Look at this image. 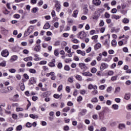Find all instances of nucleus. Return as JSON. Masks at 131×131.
I'll list each match as a JSON object with an SVG mask.
<instances>
[{
    "mask_svg": "<svg viewBox=\"0 0 131 131\" xmlns=\"http://www.w3.org/2000/svg\"><path fill=\"white\" fill-rule=\"evenodd\" d=\"M33 26H31L29 27V28L27 29V31H26L24 33L25 36H27V35H29L30 33L33 32Z\"/></svg>",
    "mask_w": 131,
    "mask_h": 131,
    "instance_id": "1",
    "label": "nucleus"
},
{
    "mask_svg": "<svg viewBox=\"0 0 131 131\" xmlns=\"http://www.w3.org/2000/svg\"><path fill=\"white\" fill-rule=\"evenodd\" d=\"M86 36V33L83 31L80 32L77 35V37L78 38H80L81 39H82L84 37H85Z\"/></svg>",
    "mask_w": 131,
    "mask_h": 131,
    "instance_id": "2",
    "label": "nucleus"
},
{
    "mask_svg": "<svg viewBox=\"0 0 131 131\" xmlns=\"http://www.w3.org/2000/svg\"><path fill=\"white\" fill-rule=\"evenodd\" d=\"M79 66L81 68V69L82 70H84V71H85V70L88 69V67H86L85 63H79Z\"/></svg>",
    "mask_w": 131,
    "mask_h": 131,
    "instance_id": "3",
    "label": "nucleus"
},
{
    "mask_svg": "<svg viewBox=\"0 0 131 131\" xmlns=\"http://www.w3.org/2000/svg\"><path fill=\"white\" fill-rule=\"evenodd\" d=\"M1 55L3 57L7 58V57L9 56V51H8V50H3L1 52Z\"/></svg>",
    "mask_w": 131,
    "mask_h": 131,
    "instance_id": "4",
    "label": "nucleus"
},
{
    "mask_svg": "<svg viewBox=\"0 0 131 131\" xmlns=\"http://www.w3.org/2000/svg\"><path fill=\"white\" fill-rule=\"evenodd\" d=\"M88 90H98V86L97 85H94L92 84L88 85Z\"/></svg>",
    "mask_w": 131,
    "mask_h": 131,
    "instance_id": "5",
    "label": "nucleus"
},
{
    "mask_svg": "<svg viewBox=\"0 0 131 131\" xmlns=\"http://www.w3.org/2000/svg\"><path fill=\"white\" fill-rule=\"evenodd\" d=\"M108 68V64L106 63H102L101 64L100 69H102V70H104V69H106Z\"/></svg>",
    "mask_w": 131,
    "mask_h": 131,
    "instance_id": "6",
    "label": "nucleus"
},
{
    "mask_svg": "<svg viewBox=\"0 0 131 131\" xmlns=\"http://www.w3.org/2000/svg\"><path fill=\"white\" fill-rule=\"evenodd\" d=\"M104 114L105 113L103 111L99 114V117L101 120H104V118H105V116H104Z\"/></svg>",
    "mask_w": 131,
    "mask_h": 131,
    "instance_id": "7",
    "label": "nucleus"
},
{
    "mask_svg": "<svg viewBox=\"0 0 131 131\" xmlns=\"http://www.w3.org/2000/svg\"><path fill=\"white\" fill-rule=\"evenodd\" d=\"M118 127L119 129H121V130H122V129H124V128H126V126L125 124L120 123Z\"/></svg>",
    "mask_w": 131,
    "mask_h": 131,
    "instance_id": "8",
    "label": "nucleus"
},
{
    "mask_svg": "<svg viewBox=\"0 0 131 131\" xmlns=\"http://www.w3.org/2000/svg\"><path fill=\"white\" fill-rule=\"evenodd\" d=\"M93 3L95 6H100L101 5V0H93Z\"/></svg>",
    "mask_w": 131,
    "mask_h": 131,
    "instance_id": "9",
    "label": "nucleus"
},
{
    "mask_svg": "<svg viewBox=\"0 0 131 131\" xmlns=\"http://www.w3.org/2000/svg\"><path fill=\"white\" fill-rule=\"evenodd\" d=\"M77 53L79 55H81V56H84L85 55V51H81L80 50H77Z\"/></svg>",
    "mask_w": 131,
    "mask_h": 131,
    "instance_id": "10",
    "label": "nucleus"
},
{
    "mask_svg": "<svg viewBox=\"0 0 131 131\" xmlns=\"http://www.w3.org/2000/svg\"><path fill=\"white\" fill-rule=\"evenodd\" d=\"M102 46L100 43H97L94 46V49L95 51H97V50H99V49H101V47Z\"/></svg>",
    "mask_w": 131,
    "mask_h": 131,
    "instance_id": "11",
    "label": "nucleus"
},
{
    "mask_svg": "<svg viewBox=\"0 0 131 131\" xmlns=\"http://www.w3.org/2000/svg\"><path fill=\"white\" fill-rule=\"evenodd\" d=\"M34 51L35 52H39L40 51V45H36L34 48Z\"/></svg>",
    "mask_w": 131,
    "mask_h": 131,
    "instance_id": "12",
    "label": "nucleus"
},
{
    "mask_svg": "<svg viewBox=\"0 0 131 131\" xmlns=\"http://www.w3.org/2000/svg\"><path fill=\"white\" fill-rule=\"evenodd\" d=\"M82 74L84 76H93V74L91 73L90 72L82 73Z\"/></svg>",
    "mask_w": 131,
    "mask_h": 131,
    "instance_id": "13",
    "label": "nucleus"
},
{
    "mask_svg": "<svg viewBox=\"0 0 131 131\" xmlns=\"http://www.w3.org/2000/svg\"><path fill=\"white\" fill-rule=\"evenodd\" d=\"M77 15H78V10H74L72 14L73 17H74V18H77Z\"/></svg>",
    "mask_w": 131,
    "mask_h": 131,
    "instance_id": "14",
    "label": "nucleus"
},
{
    "mask_svg": "<svg viewBox=\"0 0 131 131\" xmlns=\"http://www.w3.org/2000/svg\"><path fill=\"white\" fill-rule=\"evenodd\" d=\"M51 95V93L49 92H44L42 94V96L43 97V98H46V97H49Z\"/></svg>",
    "mask_w": 131,
    "mask_h": 131,
    "instance_id": "15",
    "label": "nucleus"
},
{
    "mask_svg": "<svg viewBox=\"0 0 131 131\" xmlns=\"http://www.w3.org/2000/svg\"><path fill=\"white\" fill-rule=\"evenodd\" d=\"M121 17V16L115 14L112 15V19H115L116 20H118V19H120Z\"/></svg>",
    "mask_w": 131,
    "mask_h": 131,
    "instance_id": "16",
    "label": "nucleus"
},
{
    "mask_svg": "<svg viewBox=\"0 0 131 131\" xmlns=\"http://www.w3.org/2000/svg\"><path fill=\"white\" fill-rule=\"evenodd\" d=\"M51 27V26L50 25V23H47L43 26V29H49Z\"/></svg>",
    "mask_w": 131,
    "mask_h": 131,
    "instance_id": "17",
    "label": "nucleus"
},
{
    "mask_svg": "<svg viewBox=\"0 0 131 131\" xmlns=\"http://www.w3.org/2000/svg\"><path fill=\"white\" fill-rule=\"evenodd\" d=\"M119 93H120V87L118 86V87L116 88L115 92H114V94H117Z\"/></svg>",
    "mask_w": 131,
    "mask_h": 131,
    "instance_id": "18",
    "label": "nucleus"
},
{
    "mask_svg": "<svg viewBox=\"0 0 131 131\" xmlns=\"http://www.w3.org/2000/svg\"><path fill=\"white\" fill-rule=\"evenodd\" d=\"M123 23H124L125 24H127L129 22V19H127V18H124L122 20Z\"/></svg>",
    "mask_w": 131,
    "mask_h": 131,
    "instance_id": "19",
    "label": "nucleus"
},
{
    "mask_svg": "<svg viewBox=\"0 0 131 131\" xmlns=\"http://www.w3.org/2000/svg\"><path fill=\"white\" fill-rule=\"evenodd\" d=\"M29 71L30 73H32L33 74H35V73H36V70L34 69H30Z\"/></svg>",
    "mask_w": 131,
    "mask_h": 131,
    "instance_id": "20",
    "label": "nucleus"
},
{
    "mask_svg": "<svg viewBox=\"0 0 131 131\" xmlns=\"http://www.w3.org/2000/svg\"><path fill=\"white\" fill-rule=\"evenodd\" d=\"M19 85L21 91H24V90H25V86L24 85V83H20Z\"/></svg>",
    "mask_w": 131,
    "mask_h": 131,
    "instance_id": "21",
    "label": "nucleus"
},
{
    "mask_svg": "<svg viewBox=\"0 0 131 131\" xmlns=\"http://www.w3.org/2000/svg\"><path fill=\"white\" fill-rule=\"evenodd\" d=\"M71 40L74 43H78L79 42V41L77 39L75 38H72Z\"/></svg>",
    "mask_w": 131,
    "mask_h": 131,
    "instance_id": "22",
    "label": "nucleus"
},
{
    "mask_svg": "<svg viewBox=\"0 0 131 131\" xmlns=\"http://www.w3.org/2000/svg\"><path fill=\"white\" fill-rule=\"evenodd\" d=\"M124 99L125 100H129L130 99V94H126L124 97Z\"/></svg>",
    "mask_w": 131,
    "mask_h": 131,
    "instance_id": "23",
    "label": "nucleus"
},
{
    "mask_svg": "<svg viewBox=\"0 0 131 131\" xmlns=\"http://www.w3.org/2000/svg\"><path fill=\"white\" fill-rule=\"evenodd\" d=\"M119 106L117 104H113L112 105V108L114 109V110H118V108Z\"/></svg>",
    "mask_w": 131,
    "mask_h": 131,
    "instance_id": "24",
    "label": "nucleus"
},
{
    "mask_svg": "<svg viewBox=\"0 0 131 131\" xmlns=\"http://www.w3.org/2000/svg\"><path fill=\"white\" fill-rule=\"evenodd\" d=\"M30 117H31V118H32L33 119H35V118H38V116L33 114H30Z\"/></svg>",
    "mask_w": 131,
    "mask_h": 131,
    "instance_id": "25",
    "label": "nucleus"
},
{
    "mask_svg": "<svg viewBox=\"0 0 131 131\" xmlns=\"http://www.w3.org/2000/svg\"><path fill=\"white\" fill-rule=\"evenodd\" d=\"M76 79H77V80H79V81H81V80H82V77L79 75H77V76H76Z\"/></svg>",
    "mask_w": 131,
    "mask_h": 131,
    "instance_id": "26",
    "label": "nucleus"
},
{
    "mask_svg": "<svg viewBox=\"0 0 131 131\" xmlns=\"http://www.w3.org/2000/svg\"><path fill=\"white\" fill-rule=\"evenodd\" d=\"M70 110V107L67 106L62 110L63 112H68Z\"/></svg>",
    "mask_w": 131,
    "mask_h": 131,
    "instance_id": "27",
    "label": "nucleus"
},
{
    "mask_svg": "<svg viewBox=\"0 0 131 131\" xmlns=\"http://www.w3.org/2000/svg\"><path fill=\"white\" fill-rule=\"evenodd\" d=\"M17 59H18V56L17 55H13L11 58V59L12 61H16Z\"/></svg>",
    "mask_w": 131,
    "mask_h": 131,
    "instance_id": "28",
    "label": "nucleus"
},
{
    "mask_svg": "<svg viewBox=\"0 0 131 131\" xmlns=\"http://www.w3.org/2000/svg\"><path fill=\"white\" fill-rule=\"evenodd\" d=\"M116 45H117V42L116 40H113L112 41V47H116Z\"/></svg>",
    "mask_w": 131,
    "mask_h": 131,
    "instance_id": "29",
    "label": "nucleus"
},
{
    "mask_svg": "<svg viewBox=\"0 0 131 131\" xmlns=\"http://www.w3.org/2000/svg\"><path fill=\"white\" fill-rule=\"evenodd\" d=\"M92 103H98V98L97 97L93 98L91 100Z\"/></svg>",
    "mask_w": 131,
    "mask_h": 131,
    "instance_id": "30",
    "label": "nucleus"
},
{
    "mask_svg": "<svg viewBox=\"0 0 131 131\" xmlns=\"http://www.w3.org/2000/svg\"><path fill=\"white\" fill-rule=\"evenodd\" d=\"M37 11H38V8H37V7H34L32 9V13H36V12H37Z\"/></svg>",
    "mask_w": 131,
    "mask_h": 131,
    "instance_id": "31",
    "label": "nucleus"
},
{
    "mask_svg": "<svg viewBox=\"0 0 131 131\" xmlns=\"http://www.w3.org/2000/svg\"><path fill=\"white\" fill-rule=\"evenodd\" d=\"M94 90L92 91V95H97L98 94V89H93Z\"/></svg>",
    "mask_w": 131,
    "mask_h": 131,
    "instance_id": "32",
    "label": "nucleus"
},
{
    "mask_svg": "<svg viewBox=\"0 0 131 131\" xmlns=\"http://www.w3.org/2000/svg\"><path fill=\"white\" fill-rule=\"evenodd\" d=\"M55 8H56V12H60V10H61V5H56V6H55Z\"/></svg>",
    "mask_w": 131,
    "mask_h": 131,
    "instance_id": "33",
    "label": "nucleus"
},
{
    "mask_svg": "<svg viewBox=\"0 0 131 131\" xmlns=\"http://www.w3.org/2000/svg\"><path fill=\"white\" fill-rule=\"evenodd\" d=\"M34 77H32L29 80V83H30V84H32L33 83H34Z\"/></svg>",
    "mask_w": 131,
    "mask_h": 131,
    "instance_id": "34",
    "label": "nucleus"
},
{
    "mask_svg": "<svg viewBox=\"0 0 131 131\" xmlns=\"http://www.w3.org/2000/svg\"><path fill=\"white\" fill-rule=\"evenodd\" d=\"M24 60L26 62H27V61H29V60H32V57L29 56L28 57L25 58Z\"/></svg>",
    "mask_w": 131,
    "mask_h": 131,
    "instance_id": "35",
    "label": "nucleus"
},
{
    "mask_svg": "<svg viewBox=\"0 0 131 131\" xmlns=\"http://www.w3.org/2000/svg\"><path fill=\"white\" fill-rule=\"evenodd\" d=\"M86 109H83L81 112H80V114L82 116L83 115H85V114H86Z\"/></svg>",
    "mask_w": 131,
    "mask_h": 131,
    "instance_id": "36",
    "label": "nucleus"
},
{
    "mask_svg": "<svg viewBox=\"0 0 131 131\" xmlns=\"http://www.w3.org/2000/svg\"><path fill=\"white\" fill-rule=\"evenodd\" d=\"M0 92L2 94H7L8 93V91L5 89H1Z\"/></svg>",
    "mask_w": 131,
    "mask_h": 131,
    "instance_id": "37",
    "label": "nucleus"
},
{
    "mask_svg": "<svg viewBox=\"0 0 131 131\" xmlns=\"http://www.w3.org/2000/svg\"><path fill=\"white\" fill-rule=\"evenodd\" d=\"M54 54L56 57H58L59 56V51H58V49H55L54 50Z\"/></svg>",
    "mask_w": 131,
    "mask_h": 131,
    "instance_id": "38",
    "label": "nucleus"
},
{
    "mask_svg": "<svg viewBox=\"0 0 131 131\" xmlns=\"http://www.w3.org/2000/svg\"><path fill=\"white\" fill-rule=\"evenodd\" d=\"M48 65L49 66H50V67H55V66H56V65L55 64V63L52 61L49 62Z\"/></svg>",
    "mask_w": 131,
    "mask_h": 131,
    "instance_id": "39",
    "label": "nucleus"
},
{
    "mask_svg": "<svg viewBox=\"0 0 131 131\" xmlns=\"http://www.w3.org/2000/svg\"><path fill=\"white\" fill-rule=\"evenodd\" d=\"M92 61V58L91 57H88L84 59V62L85 63H89V62H91Z\"/></svg>",
    "mask_w": 131,
    "mask_h": 131,
    "instance_id": "40",
    "label": "nucleus"
},
{
    "mask_svg": "<svg viewBox=\"0 0 131 131\" xmlns=\"http://www.w3.org/2000/svg\"><path fill=\"white\" fill-rule=\"evenodd\" d=\"M63 67V64H62L61 62H59L57 64V68H58V69H61V68Z\"/></svg>",
    "mask_w": 131,
    "mask_h": 131,
    "instance_id": "41",
    "label": "nucleus"
},
{
    "mask_svg": "<svg viewBox=\"0 0 131 131\" xmlns=\"http://www.w3.org/2000/svg\"><path fill=\"white\" fill-rule=\"evenodd\" d=\"M62 89H63V85L60 84V85L58 86V89H57V91H58V92H61V91H62Z\"/></svg>",
    "mask_w": 131,
    "mask_h": 131,
    "instance_id": "42",
    "label": "nucleus"
},
{
    "mask_svg": "<svg viewBox=\"0 0 131 131\" xmlns=\"http://www.w3.org/2000/svg\"><path fill=\"white\" fill-rule=\"evenodd\" d=\"M114 74V72H113V71H108L107 72V75L109 76H112Z\"/></svg>",
    "mask_w": 131,
    "mask_h": 131,
    "instance_id": "43",
    "label": "nucleus"
},
{
    "mask_svg": "<svg viewBox=\"0 0 131 131\" xmlns=\"http://www.w3.org/2000/svg\"><path fill=\"white\" fill-rule=\"evenodd\" d=\"M68 81H69V82H71V83L73 82V81H74L73 77H71L68 78Z\"/></svg>",
    "mask_w": 131,
    "mask_h": 131,
    "instance_id": "44",
    "label": "nucleus"
},
{
    "mask_svg": "<svg viewBox=\"0 0 131 131\" xmlns=\"http://www.w3.org/2000/svg\"><path fill=\"white\" fill-rule=\"evenodd\" d=\"M96 64H97V61H96V60H93L91 63V66H95V65H96Z\"/></svg>",
    "mask_w": 131,
    "mask_h": 131,
    "instance_id": "45",
    "label": "nucleus"
},
{
    "mask_svg": "<svg viewBox=\"0 0 131 131\" xmlns=\"http://www.w3.org/2000/svg\"><path fill=\"white\" fill-rule=\"evenodd\" d=\"M103 25H105V23L104 22V20H101L100 22L99 23V26L102 27H103Z\"/></svg>",
    "mask_w": 131,
    "mask_h": 131,
    "instance_id": "46",
    "label": "nucleus"
},
{
    "mask_svg": "<svg viewBox=\"0 0 131 131\" xmlns=\"http://www.w3.org/2000/svg\"><path fill=\"white\" fill-rule=\"evenodd\" d=\"M6 61H3L0 63V66H2V67H6Z\"/></svg>",
    "mask_w": 131,
    "mask_h": 131,
    "instance_id": "47",
    "label": "nucleus"
},
{
    "mask_svg": "<svg viewBox=\"0 0 131 131\" xmlns=\"http://www.w3.org/2000/svg\"><path fill=\"white\" fill-rule=\"evenodd\" d=\"M104 12V9H99L95 13H102Z\"/></svg>",
    "mask_w": 131,
    "mask_h": 131,
    "instance_id": "48",
    "label": "nucleus"
},
{
    "mask_svg": "<svg viewBox=\"0 0 131 131\" xmlns=\"http://www.w3.org/2000/svg\"><path fill=\"white\" fill-rule=\"evenodd\" d=\"M83 12H84V14H88V13L89 12V9H88V8L86 7L84 8Z\"/></svg>",
    "mask_w": 131,
    "mask_h": 131,
    "instance_id": "49",
    "label": "nucleus"
},
{
    "mask_svg": "<svg viewBox=\"0 0 131 131\" xmlns=\"http://www.w3.org/2000/svg\"><path fill=\"white\" fill-rule=\"evenodd\" d=\"M86 106L90 108V109H93V108H94V106L93 105V104L91 103L87 104Z\"/></svg>",
    "mask_w": 131,
    "mask_h": 131,
    "instance_id": "50",
    "label": "nucleus"
},
{
    "mask_svg": "<svg viewBox=\"0 0 131 131\" xmlns=\"http://www.w3.org/2000/svg\"><path fill=\"white\" fill-rule=\"evenodd\" d=\"M111 91H112V86H110L108 88H107V89H106V92L107 93H111Z\"/></svg>",
    "mask_w": 131,
    "mask_h": 131,
    "instance_id": "51",
    "label": "nucleus"
},
{
    "mask_svg": "<svg viewBox=\"0 0 131 131\" xmlns=\"http://www.w3.org/2000/svg\"><path fill=\"white\" fill-rule=\"evenodd\" d=\"M9 13H10V11H9V10H8V9H7V8H6L5 11H3V13L5 15H9Z\"/></svg>",
    "mask_w": 131,
    "mask_h": 131,
    "instance_id": "52",
    "label": "nucleus"
},
{
    "mask_svg": "<svg viewBox=\"0 0 131 131\" xmlns=\"http://www.w3.org/2000/svg\"><path fill=\"white\" fill-rule=\"evenodd\" d=\"M22 130V125H19L17 126L16 130L20 131V130Z\"/></svg>",
    "mask_w": 131,
    "mask_h": 131,
    "instance_id": "53",
    "label": "nucleus"
},
{
    "mask_svg": "<svg viewBox=\"0 0 131 131\" xmlns=\"http://www.w3.org/2000/svg\"><path fill=\"white\" fill-rule=\"evenodd\" d=\"M64 70H66V71H69V70H70V67L67 65L64 66Z\"/></svg>",
    "mask_w": 131,
    "mask_h": 131,
    "instance_id": "54",
    "label": "nucleus"
},
{
    "mask_svg": "<svg viewBox=\"0 0 131 131\" xmlns=\"http://www.w3.org/2000/svg\"><path fill=\"white\" fill-rule=\"evenodd\" d=\"M91 72L92 73H96V72H97V69H96V68H93L91 69Z\"/></svg>",
    "mask_w": 131,
    "mask_h": 131,
    "instance_id": "55",
    "label": "nucleus"
},
{
    "mask_svg": "<svg viewBox=\"0 0 131 131\" xmlns=\"http://www.w3.org/2000/svg\"><path fill=\"white\" fill-rule=\"evenodd\" d=\"M13 17L15 19H19V18H20V15L18 14H15L13 15Z\"/></svg>",
    "mask_w": 131,
    "mask_h": 131,
    "instance_id": "56",
    "label": "nucleus"
},
{
    "mask_svg": "<svg viewBox=\"0 0 131 131\" xmlns=\"http://www.w3.org/2000/svg\"><path fill=\"white\" fill-rule=\"evenodd\" d=\"M16 110L17 112H19L20 111H23L24 109H23V108L21 107H17Z\"/></svg>",
    "mask_w": 131,
    "mask_h": 131,
    "instance_id": "57",
    "label": "nucleus"
},
{
    "mask_svg": "<svg viewBox=\"0 0 131 131\" xmlns=\"http://www.w3.org/2000/svg\"><path fill=\"white\" fill-rule=\"evenodd\" d=\"M111 80L112 81H115V80H117V76L112 77L111 78Z\"/></svg>",
    "mask_w": 131,
    "mask_h": 131,
    "instance_id": "58",
    "label": "nucleus"
},
{
    "mask_svg": "<svg viewBox=\"0 0 131 131\" xmlns=\"http://www.w3.org/2000/svg\"><path fill=\"white\" fill-rule=\"evenodd\" d=\"M26 126H27V127H31V126H32V124H31V123L28 122L26 123Z\"/></svg>",
    "mask_w": 131,
    "mask_h": 131,
    "instance_id": "59",
    "label": "nucleus"
},
{
    "mask_svg": "<svg viewBox=\"0 0 131 131\" xmlns=\"http://www.w3.org/2000/svg\"><path fill=\"white\" fill-rule=\"evenodd\" d=\"M9 71L10 73H15V72H16V70H15V69H9Z\"/></svg>",
    "mask_w": 131,
    "mask_h": 131,
    "instance_id": "60",
    "label": "nucleus"
},
{
    "mask_svg": "<svg viewBox=\"0 0 131 131\" xmlns=\"http://www.w3.org/2000/svg\"><path fill=\"white\" fill-rule=\"evenodd\" d=\"M63 130H65V131L69 130V127L68 126V125H66L63 127Z\"/></svg>",
    "mask_w": 131,
    "mask_h": 131,
    "instance_id": "61",
    "label": "nucleus"
},
{
    "mask_svg": "<svg viewBox=\"0 0 131 131\" xmlns=\"http://www.w3.org/2000/svg\"><path fill=\"white\" fill-rule=\"evenodd\" d=\"M110 14L108 13V12H105L104 14V16L106 18H108L110 17Z\"/></svg>",
    "mask_w": 131,
    "mask_h": 131,
    "instance_id": "62",
    "label": "nucleus"
},
{
    "mask_svg": "<svg viewBox=\"0 0 131 131\" xmlns=\"http://www.w3.org/2000/svg\"><path fill=\"white\" fill-rule=\"evenodd\" d=\"M88 129L90 131H94V126H90L88 127Z\"/></svg>",
    "mask_w": 131,
    "mask_h": 131,
    "instance_id": "63",
    "label": "nucleus"
},
{
    "mask_svg": "<svg viewBox=\"0 0 131 131\" xmlns=\"http://www.w3.org/2000/svg\"><path fill=\"white\" fill-rule=\"evenodd\" d=\"M70 86H67L66 88V91L67 92V93H69L70 92Z\"/></svg>",
    "mask_w": 131,
    "mask_h": 131,
    "instance_id": "64",
    "label": "nucleus"
}]
</instances>
